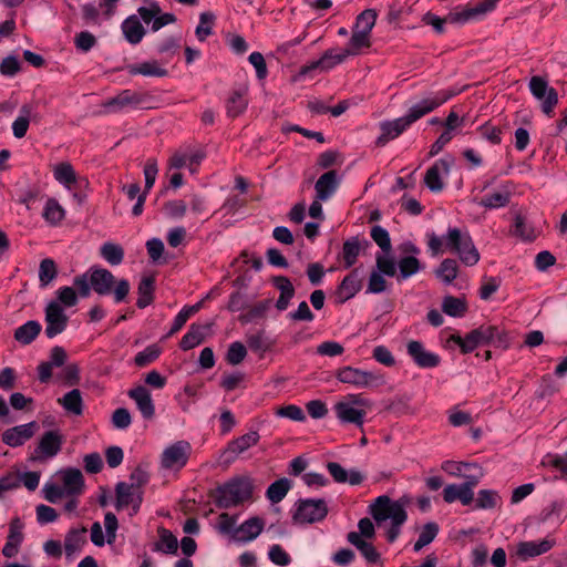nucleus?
<instances>
[{
	"mask_svg": "<svg viewBox=\"0 0 567 567\" xmlns=\"http://www.w3.org/2000/svg\"><path fill=\"white\" fill-rule=\"evenodd\" d=\"M73 285L82 298H87L93 290L100 296L113 293L116 303L126 299L131 288L127 279L116 280L109 269L101 267H91L86 272L74 277Z\"/></svg>",
	"mask_w": 567,
	"mask_h": 567,
	"instance_id": "nucleus-1",
	"label": "nucleus"
},
{
	"mask_svg": "<svg viewBox=\"0 0 567 567\" xmlns=\"http://www.w3.org/2000/svg\"><path fill=\"white\" fill-rule=\"evenodd\" d=\"M461 91H440L433 97H426L410 107L406 115L380 124L381 134L377 140L378 146H384L400 136L411 124L431 113Z\"/></svg>",
	"mask_w": 567,
	"mask_h": 567,
	"instance_id": "nucleus-2",
	"label": "nucleus"
},
{
	"mask_svg": "<svg viewBox=\"0 0 567 567\" xmlns=\"http://www.w3.org/2000/svg\"><path fill=\"white\" fill-rule=\"evenodd\" d=\"M427 237V246L433 256L450 251L456 254L465 266H474L480 261V252L466 230L450 227L443 238L434 233L430 234Z\"/></svg>",
	"mask_w": 567,
	"mask_h": 567,
	"instance_id": "nucleus-3",
	"label": "nucleus"
},
{
	"mask_svg": "<svg viewBox=\"0 0 567 567\" xmlns=\"http://www.w3.org/2000/svg\"><path fill=\"white\" fill-rule=\"evenodd\" d=\"M450 341L457 344L464 354L474 351L478 346H494L504 349L509 346L506 331L492 324H482L470 331L465 337L452 334Z\"/></svg>",
	"mask_w": 567,
	"mask_h": 567,
	"instance_id": "nucleus-4",
	"label": "nucleus"
},
{
	"mask_svg": "<svg viewBox=\"0 0 567 567\" xmlns=\"http://www.w3.org/2000/svg\"><path fill=\"white\" fill-rule=\"evenodd\" d=\"M254 482L248 476H235L209 493L218 508L237 507L252 498Z\"/></svg>",
	"mask_w": 567,
	"mask_h": 567,
	"instance_id": "nucleus-5",
	"label": "nucleus"
},
{
	"mask_svg": "<svg viewBox=\"0 0 567 567\" xmlns=\"http://www.w3.org/2000/svg\"><path fill=\"white\" fill-rule=\"evenodd\" d=\"M499 0H480L475 6L465 8L461 11L450 12L444 19L427 12L423 21L434 28L437 33L444 32V23H465L468 20L475 19L480 16L494 10Z\"/></svg>",
	"mask_w": 567,
	"mask_h": 567,
	"instance_id": "nucleus-6",
	"label": "nucleus"
},
{
	"mask_svg": "<svg viewBox=\"0 0 567 567\" xmlns=\"http://www.w3.org/2000/svg\"><path fill=\"white\" fill-rule=\"evenodd\" d=\"M260 440V435L257 431H250L244 435H240L231 441H229L226 447L219 454V464L228 467L233 464L238 456L244 454L250 447L258 444Z\"/></svg>",
	"mask_w": 567,
	"mask_h": 567,
	"instance_id": "nucleus-7",
	"label": "nucleus"
},
{
	"mask_svg": "<svg viewBox=\"0 0 567 567\" xmlns=\"http://www.w3.org/2000/svg\"><path fill=\"white\" fill-rule=\"evenodd\" d=\"M328 515V506L323 499H299L293 520L301 524L320 522Z\"/></svg>",
	"mask_w": 567,
	"mask_h": 567,
	"instance_id": "nucleus-8",
	"label": "nucleus"
},
{
	"mask_svg": "<svg viewBox=\"0 0 567 567\" xmlns=\"http://www.w3.org/2000/svg\"><path fill=\"white\" fill-rule=\"evenodd\" d=\"M336 377L340 382L358 388H368L383 383L382 375L352 367H343L339 369Z\"/></svg>",
	"mask_w": 567,
	"mask_h": 567,
	"instance_id": "nucleus-9",
	"label": "nucleus"
},
{
	"mask_svg": "<svg viewBox=\"0 0 567 567\" xmlns=\"http://www.w3.org/2000/svg\"><path fill=\"white\" fill-rule=\"evenodd\" d=\"M350 402L340 401L336 403L334 411L337 417L342 423H352L363 431V422L365 416L364 410L355 409L351 403L357 405H364V400L359 394H350L348 396Z\"/></svg>",
	"mask_w": 567,
	"mask_h": 567,
	"instance_id": "nucleus-10",
	"label": "nucleus"
},
{
	"mask_svg": "<svg viewBox=\"0 0 567 567\" xmlns=\"http://www.w3.org/2000/svg\"><path fill=\"white\" fill-rule=\"evenodd\" d=\"M529 90L537 100L543 101V112L546 115L551 116L554 109L558 103L557 91L554 87H549L547 81L542 76H533L530 79Z\"/></svg>",
	"mask_w": 567,
	"mask_h": 567,
	"instance_id": "nucleus-11",
	"label": "nucleus"
},
{
	"mask_svg": "<svg viewBox=\"0 0 567 567\" xmlns=\"http://www.w3.org/2000/svg\"><path fill=\"white\" fill-rule=\"evenodd\" d=\"M190 444L186 441H178L164 450L161 456V464L166 470L182 468L186 465Z\"/></svg>",
	"mask_w": 567,
	"mask_h": 567,
	"instance_id": "nucleus-12",
	"label": "nucleus"
},
{
	"mask_svg": "<svg viewBox=\"0 0 567 567\" xmlns=\"http://www.w3.org/2000/svg\"><path fill=\"white\" fill-rule=\"evenodd\" d=\"M69 322L62 306L58 301H51L45 308V336L49 339L62 333Z\"/></svg>",
	"mask_w": 567,
	"mask_h": 567,
	"instance_id": "nucleus-13",
	"label": "nucleus"
},
{
	"mask_svg": "<svg viewBox=\"0 0 567 567\" xmlns=\"http://www.w3.org/2000/svg\"><path fill=\"white\" fill-rule=\"evenodd\" d=\"M454 159L452 156H447L437 159L425 173L424 184L426 187L434 193H439L444 188V183L441 178V174L447 175Z\"/></svg>",
	"mask_w": 567,
	"mask_h": 567,
	"instance_id": "nucleus-14",
	"label": "nucleus"
},
{
	"mask_svg": "<svg viewBox=\"0 0 567 567\" xmlns=\"http://www.w3.org/2000/svg\"><path fill=\"white\" fill-rule=\"evenodd\" d=\"M62 443L63 436L59 431L45 432L40 439V442L34 450V455L31 457V460L35 461L42 457L55 456L60 452Z\"/></svg>",
	"mask_w": 567,
	"mask_h": 567,
	"instance_id": "nucleus-15",
	"label": "nucleus"
},
{
	"mask_svg": "<svg viewBox=\"0 0 567 567\" xmlns=\"http://www.w3.org/2000/svg\"><path fill=\"white\" fill-rule=\"evenodd\" d=\"M406 352L413 362L423 369L435 368L441 362V358L436 353L426 351L423 343L416 340L408 342Z\"/></svg>",
	"mask_w": 567,
	"mask_h": 567,
	"instance_id": "nucleus-16",
	"label": "nucleus"
},
{
	"mask_svg": "<svg viewBox=\"0 0 567 567\" xmlns=\"http://www.w3.org/2000/svg\"><path fill=\"white\" fill-rule=\"evenodd\" d=\"M37 429L34 421L10 427L2 433V442L10 447L21 446L35 434Z\"/></svg>",
	"mask_w": 567,
	"mask_h": 567,
	"instance_id": "nucleus-17",
	"label": "nucleus"
},
{
	"mask_svg": "<svg viewBox=\"0 0 567 567\" xmlns=\"http://www.w3.org/2000/svg\"><path fill=\"white\" fill-rule=\"evenodd\" d=\"M396 511H405L404 507L398 503L392 502L386 495H381L370 505V514L378 523L393 518V513Z\"/></svg>",
	"mask_w": 567,
	"mask_h": 567,
	"instance_id": "nucleus-18",
	"label": "nucleus"
},
{
	"mask_svg": "<svg viewBox=\"0 0 567 567\" xmlns=\"http://www.w3.org/2000/svg\"><path fill=\"white\" fill-rule=\"evenodd\" d=\"M127 395L132 399L145 420H152L155 416V405L151 392L143 385H137L128 390Z\"/></svg>",
	"mask_w": 567,
	"mask_h": 567,
	"instance_id": "nucleus-19",
	"label": "nucleus"
},
{
	"mask_svg": "<svg viewBox=\"0 0 567 567\" xmlns=\"http://www.w3.org/2000/svg\"><path fill=\"white\" fill-rule=\"evenodd\" d=\"M66 496H80L85 488L84 476L79 468L68 467L60 472Z\"/></svg>",
	"mask_w": 567,
	"mask_h": 567,
	"instance_id": "nucleus-20",
	"label": "nucleus"
},
{
	"mask_svg": "<svg viewBox=\"0 0 567 567\" xmlns=\"http://www.w3.org/2000/svg\"><path fill=\"white\" fill-rule=\"evenodd\" d=\"M146 93H140L132 90H123L116 96L111 97L104 103L105 107L121 110L126 106H137L147 100Z\"/></svg>",
	"mask_w": 567,
	"mask_h": 567,
	"instance_id": "nucleus-21",
	"label": "nucleus"
},
{
	"mask_svg": "<svg viewBox=\"0 0 567 567\" xmlns=\"http://www.w3.org/2000/svg\"><path fill=\"white\" fill-rule=\"evenodd\" d=\"M265 527V522L258 516L250 517L235 529V537L241 543L254 540L260 535Z\"/></svg>",
	"mask_w": 567,
	"mask_h": 567,
	"instance_id": "nucleus-22",
	"label": "nucleus"
},
{
	"mask_svg": "<svg viewBox=\"0 0 567 567\" xmlns=\"http://www.w3.org/2000/svg\"><path fill=\"white\" fill-rule=\"evenodd\" d=\"M213 323L208 322L205 324L192 323L188 331L184 334L179 342V347L184 350H190L200 344L206 337V333L210 330Z\"/></svg>",
	"mask_w": 567,
	"mask_h": 567,
	"instance_id": "nucleus-23",
	"label": "nucleus"
},
{
	"mask_svg": "<svg viewBox=\"0 0 567 567\" xmlns=\"http://www.w3.org/2000/svg\"><path fill=\"white\" fill-rule=\"evenodd\" d=\"M327 470L336 483H349L350 485H360L363 482V475L357 471L348 472L337 462H328Z\"/></svg>",
	"mask_w": 567,
	"mask_h": 567,
	"instance_id": "nucleus-24",
	"label": "nucleus"
},
{
	"mask_svg": "<svg viewBox=\"0 0 567 567\" xmlns=\"http://www.w3.org/2000/svg\"><path fill=\"white\" fill-rule=\"evenodd\" d=\"M121 29L125 40L133 45L138 44L146 33L140 18L135 14L127 17L122 22Z\"/></svg>",
	"mask_w": 567,
	"mask_h": 567,
	"instance_id": "nucleus-25",
	"label": "nucleus"
},
{
	"mask_svg": "<svg viewBox=\"0 0 567 567\" xmlns=\"http://www.w3.org/2000/svg\"><path fill=\"white\" fill-rule=\"evenodd\" d=\"M351 53L344 48L341 52L336 53L333 50H328L324 52L322 58L316 62H312L310 65L305 66L301 70V73L305 74L309 70H313L317 68H321L322 70H329L336 66L337 64L342 63Z\"/></svg>",
	"mask_w": 567,
	"mask_h": 567,
	"instance_id": "nucleus-26",
	"label": "nucleus"
},
{
	"mask_svg": "<svg viewBox=\"0 0 567 567\" xmlns=\"http://www.w3.org/2000/svg\"><path fill=\"white\" fill-rule=\"evenodd\" d=\"M554 544V540L549 539H543L540 542H520L517 546V555L519 558L527 560L528 558L547 553L553 548Z\"/></svg>",
	"mask_w": 567,
	"mask_h": 567,
	"instance_id": "nucleus-27",
	"label": "nucleus"
},
{
	"mask_svg": "<svg viewBox=\"0 0 567 567\" xmlns=\"http://www.w3.org/2000/svg\"><path fill=\"white\" fill-rule=\"evenodd\" d=\"M370 243L368 240H360L359 237H351L343 243L342 246V259L344 261V267H352L360 255L362 248H368Z\"/></svg>",
	"mask_w": 567,
	"mask_h": 567,
	"instance_id": "nucleus-28",
	"label": "nucleus"
},
{
	"mask_svg": "<svg viewBox=\"0 0 567 567\" xmlns=\"http://www.w3.org/2000/svg\"><path fill=\"white\" fill-rule=\"evenodd\" d=\"M347 540L361 553L368 563L374 564L380 561L381 555L377 548L371 543L361 538L357 532L348 533Z\"/></svg>",
	"mask_w": 567,
	"mask_h": 567,
	"instance_id": "nucleus-29",
	"label": "nucleus"
},
{
	"mask_svg": "<svg viewBox=\"0 0 567 567\" xmlns=\"http://www.w3.org/2000/svg\"><path fill=\"white\" fill-rule=\"evenodd\" d=\"M338 178L336 171L322 174L315 185L317 199L327 200L337 189Z\"/></svg>",
	"mask_w": 567,
	"mask_h": 567,
	"instance_id": "nucleus-30",
	"label": "nucleus"
},
{
	"mask_svg": "<svg viewBox=\"0 0 567 567\" xmlns=\"http://www.w3.org/2000/svg\"><path fill=\"white\" fill-rule=\"evenodd\" d=\"M361 289V281L358 279L357 270L346 276L337 288V296L340 302L353 298Z\"/></svg>",
	"mask_w": 567,
	"mask_h": 567,
	"instance_id": "nucleus-31",
	"label": "nucleus"
},
{
	"mask_svg": "<svg viewBox=\"0 0 567 567\" xmlns=\"http://www.w3.org/2000/svg\"><path fill=\"white\" fill-rule=\"evenodd\" d=\"M155 278L153 276L143 277L137 287L138 298L136 306L144 309L154 300Z\"/></svg>",
	"mask_w": 567,
	"mask_h": 567,
	"instance_id": "nucleus-32",
	"label": "nucleus"
},
{
	"mask_svg": "<svg viewBox=\"0 0 567 567\" xmlns=\"http://www.w3.org/2000/svg\"><path fill=\"white\" fill-rule=\"evenodd\" d=\"M41 324L35 320H29L14 331V339L21 344H30L41 332Z\"/></svg>",
	"mask_w": 567,
	"mask_h": 567,
	"instance_id": "nucleus-33",
	"label": "nucleus"
},
{
	"mask_svg": "<svg viewBox=\"0 0 567 567\" xmlns=\"http://www.w3.org/2000/svg\"><path fill=\"white\" fill-rule=\"evenodd\" d=\"M58 403L62 405L65 411L74 415H81L83 413V400L79 389H73L62 398H59Z\"/></svg>",
	"mask_w": 567,
	"mask_h": 567,
	"instance_id": "nucleus-34",
	"label": "nucleus"
},
{
	"mask_svg": "<svg viewBox=\"0 0 567 567\" xmlns=\"http://www.w3.org/2000/svg\"><path fill=\"white\" fill-rule=\"evenodd\" d=\"M85 533V527L72 528L68 532L64 539V550L68 556L79 551L86 543Z\"/></svg>",
	"mask_w": 567,
	"mask_h": 567,
	"instance_id": "nucleus-35",
	"label": "nucleus"
},
{
	"mask_svg": "<svg viewBox=\"0 0 567 567\" xmlns=\"http://www.w3.org/2000/svg\"><path fill=\"white\" fill-rule=\"evenodd\" d=\"M247 90H236L229 95L226 104L227 115L230 117H237L245 112L248 105L246 100Z\"/></svg>",
	"mask_w": 567,
	"mask_h": 567,
	"instance_id": "nucleus-36",
	"label": "nucleus"
},
{
	"mask_svg": "<svg viewBox=\"0 0 567 567\" xmlns=\"http://www.w3.org/2000/svg\"><path fill=\"white\" fill-rule=\"evenodd\" d=\"M131 75H144V76H158L163 78L167 75V70L159 66L157 61H147L141 64H132L127 66Z\"/></svg>",
	"mask_w": 567,
	"mask_h": 567,
	"instance_id": "nucleus-37",
	"label": "nucleus"
},
{
	"mask_svg": "<svg viewBox=\"0 0 567 567\" xmlns=\"http://www.w3.org/2000/svg\"><path fill=\"white\" fill-rule=\"evenodd\" d=\"M444 502L451 504L455 501H460L463 505H470L474 499L471 494L463 488V485L450 484L443 489Z\"/></svg>",
	"mask_w": 567,
	"mask_h": 567,
	"instance_id": "nucleus-38",
	"label": "nucleus"
},
{
	"mask_svg": "<svg viewBox=\"0 0 567 567\" xmlns=\"http://www.w3.org/2000/svg\"><path fill=\"white\" fill-rule=\"evenodd\" d=\"M399 275L398 280H405L411 276L417 274L421 269L420 260L414 256H405L398 261Z\"/></svg>",
	"mask_w": 567,
	"mask_h": 567,
	"instance_id": "nucleus-39",
	"label": "nucleus"
},
{
	"mask_svg": "<svg viewBox=\"0 0 567 567\" xmlns=\"http://www.w3.org/2000/svg\"><path fill=\"white\" fill-rule=\"evenodd\" d=\"M442 310L450 317H463L467 311V303L464 298L446 296L442 301Z\"/></svg>",
	"mask_w": 567,
	"mask_h": 567,
	"instance_id": "nucleus-40",
	"label": "nucleus"
},
{
	"mask_svg": "<svg viewBox=\"0 0 567 567\" xmlns=\"http://www.w3.org/2000/svg\"><path fill=\"white\" fill-rule=\"evenodd\" d=\"M159 542L155 544V550L175 555L178 549L177 538L172 532L162 527L158 529Z\"/></svg>",
	"mask_w": 567,
	"mask_h": 567,
	"instance_id": "nucleus-41",
	"label": "nucleus"
},
{
	"mask_svg": "<svg viewBox=\"0 0 567 567\" xmlns=\"http://www.w3.org/2000/svg\"><path fill=\"white\" fill-rule=\"evenodd\" d=\"M458 275V265L455 259L446 258L435 269V276L444 284L450 285Z\"/></svg>",
	"mask_w": 567,
	"mask_h": 567,
	"instance_id": "nucleus-42",
	"label": "nucleus"
},
{
	"mask_svg": "<svg viewBox=\"0 0 567 567\" xmlns=\"http://www.w3.org/2000/svg\"><path fill=\"white\" fill-rule=\"evenodd\" d=\"M43 218L51 225H58L65 217V210L55 198H49L45 203Z\"/></svg>",
	"mask_w": 567,
	"mask_h": 567,
	"instance_id": "nucleus-43",
	"label": "nucleus"
},
{
	"mask_svg": "<svg viewBox=\"0 0 567 567\" xmlns=\"http://www.w3.org/2000/svg\"><path fill=\"white\" fill-rule=\"evenodd\" d=\"M202 308V301L193 305V306H186L184 307L178 313L177 316L175 317L174 319V322H173V326L171 328V330L168 331V333L166 334V338L168 337H172L174 336L175 333H177L183 327L184 324L187 322V320L193 316L195 315L196 312L199 311V309Z\"/></svg>",
	"mask_w": 567,
	"mask_h": 567,
	"instance_id": "nucleus-44",
	"label": "nucleus"
},
{
	"mask_svg": "<svg viewBox=\"0 0 567 567\" xmlns=\"http://www.w3.org/2000/svg\"><path fill=\"white\" fill-rule=\"evenodd\" d=\"M501 496L494 489H481L477 493L475 509H493L501 504Z\"/></svg>",
	"mask_w": 567,
	"mask_h": 567,
	"instance_id": "nucleus-45",
	"label": "nucleus"
},
{
	"mask_svg": "<svg viewBox=\"0 0 567 567\" xmlns=\"http://www.w3.org/2000/svg\"><path fill=\"white\" fill-rule=\"evenodd\" d=\"M21 115L14 120L12 123V131L13 135L17 138H22L25 136L29 124H30V116L32 113V107L29 104H24L20 109Z\"/></svg>",
	"mask_w": 567,
	"mask_h": 567,
	"instance_id": "nucleus-46",
	"label": "nucleus"
},
{
	"mask_svg": "<svg viewBox=\"0 0 567 567\" xmlns=\"http://www.w3.org/2000/svg\"><path fill=\"white\" fill-rule=\"evenodd\" d=\"M290 489V481L288 478H280L269 485L266 492L267 498L271 503L281 502Z\"/></svg>",
	"mask_w": 567,
	"mask_h": 567,
	"instance_id": "nucleus-47",
	"label": "nucleus"
},
{
	"mask_svg": "<svg viewBox=\"0 0 567 567\" xmlns=\"http://www.w3.org/2000/svg\"><path fill=\"white\" fill-rule=\"evenodd\" d=\"M100 254L112 266L120 265L124 259L123 248L111 241L104 243L101 246Z\"/></svg>",
	"mask_w": 567,
	"mask_h": 567,
	"instance_id": "nucleus-48",
	"label": "nucleus"
},
{
	"mask_svg": "<svg viewBox=\"0 0 567 567\" xmlns=\"http://www.w3.org/2000/svg\"><path fill=\"white\" fill-rule=\"evenodd\" d=\"M371 34L365 33L361 30L353 29L352 35L349 40L348 45L346 47L351 55H357L363 48L371 47Z\"/></svg>",
	"mask_w": 567,
	"mask_h": 567,
	"instance_id": "nucleus-49",
	"label": "nucleus"
},
{
	"mask_svg": "<svg viewBox=\"0 0 567 567\" xmlns=\"http://www.w3.org/2000/svg\"><path fill=\"white\" fill-rule=\"evenodd\" d=\"M115 508L121 511L133 503L134 489L125 482H118L115 486Z\"/></svg>",
	"mask_w": 567,
	"mask_h": 567,
	"instance_id": "nucleus-50",
	"label": "nucleus"
},
{
	"mask_svg": "<svg viewBox=\"0 0 567 567\" xmlns=\"http://www.w3.org/2000/svg\"><path fill=\"white\" fill-rule=\"evenodd\" d=\"M215 14L210 11L202 12L199 16V24L196 28V37L199 41H205L213 33L215 23Z\"/></svg>",
	"mask_w": 567,
	"mask_h": 567,
	"instance_id": "nucleus-51",
	"label": "nucleus"
},
{
	"mask_svg": "<svg viewBox=\"0 0 567 567\" xmlns=\"http://www.w3.org/2000/svg\"><path fill=\"white\" fill-rule=\"evenodd\" d=\"M377 18L378 13L374 9H365L357 17L353 29L371 34Z\"/></svg>",
	"mask_w": 567,
	"mask_h": 567,
	"instance_id": "nucleus-52",
	"label": "nucleus"
},
{
	"mask_svg": "<svg viewBox=\"0 0 567 567\" xmlns=\"http://www.w3.org/2000/svg\"><path fill=\"white\" fill-rule=\"evenodd\" d=\"M437 533H439V525L436 523H434V522L426 523L423 526L417 540L414 543V550L419 551L424 546L432 543L434 540V538L436 537Z\"/></svg>",
	"mask_w": 567,
	"mask_h": 567,
	"instance_id": "nucleus-53",
	"label": "nucleus"
},
{
	"mask_svg": "<svg viewBox=\"0 0 567 567\" xmlns=\"http://www.w3.org/2000/svg\"><path fill=\"white\" fill-rule=\"evenodd\" d=\"M54 177L61 184L70 187L76 182L73 166L70 163H60L54 169Z\"/></svg>",
	"mask_w": 567,
	"mask_h": 567,
	"instance_id": "nucleus-54",
	"label": "nucleus"
},
{
	"mask_svg": "<svg viewBox=\"0 0 567 567\" xmlns=\"http://www.w3.org/2000/svg\"><path fill=\"white\" fill-rule=\"evenodd\" d=\"M161 352L162 350L158 346L151 344L135 355L134 362L140 368L146 367L154 362L159 357Z\"/></svg>",
	"mask_w": 567,
	"mask_h": 567,
	"instance_id": "nucleus-55",
	"label": "nucleus"
},
{
	"mask_svg": "<svg viewBox=\"0 0 567 567\" xmlns=\"http://www.w3.org/2000/svg\"><path fill=\"white\" fill-rule=\"evenodd\" d=\"M371 238L373 241L381 248V250L385 254L390 252L392 249L391 239L388 230L379 225H375L371 228Z\"/></svg>",
	"mask_w": 567,
	"mask_h": 567,
	"instance_id": "nucleus-56",
	"label": "nucleus"
},
{
	"mask_svg": "<svg viewBox=\"0 0 567 567\" xmlns=\"http://www.w3.org/2000/svg\"><path fill=\"white\" fill-rule=\"evenodd\" d=\"M56 275L58 269L53 259L45 258L40 262L39 279L43 286L49 285Z\"/></svg>",
	"mask_w": 567,
	"mask_h": 567,
	"instance_id": "nucleus-57",
	"label": "nucleus"
},
{
	"mask_svg": "<svg viewBox=\"0 0 567 567\" xmlns=\"http://www.w3.org/2000/svg\"><path fill=\"white\" fill-rule=\"evenodd\" d=\"M509 198H511L509 193H494V194L484 196L481 199L480 205L485 208H489V209L501 208V207H505L506 205H508Z\"/></svg>",
	"mask_w": 567,
	"mask_h": 567,
	"instance_id": "nucleus-58",
	"label": "nucleus"
},
{
	"mask_svg": "<svg viewBox=\"0 0 567 567\" xmlns=\"http://www.w3.org/2000/svg\"><path fill=\"white\" fill-rule=\"evenodd\" d=\"M408 518L406 511H396L391 519V527L386 532L388 542L393 543L400 535V527Z\"/></svg>",
	"mask_w": 567,
	"mask_h": 567,
	"instance_id": "nucleus-59",
	"label": "nucleus"
},
{
	"mask_svg": "<svg viewBox=\"0 0 567 567\" xmlns=\"http://www.w3.org/2000/svg\"><path fill=\"white\" fill-rule=\"evenodd\" d=\"M246 354H247V350H246L245 346L241 342L236 341L229 346L227 354H226V360L229 364L237 365L240 362H243Z\"/></svg>",
	"mask_w": 567,
	"mask_h": 567,
	"instance_id": "nucleus-60",
	"label": "nucleus"
},
{
	"mask_svg": "<svg viewBox=\"0 0 567 567\" xmlns=\"http://www.w3.org/2000/svg\"><path fill=\"white\" fill-rule=\"evenodd\" d=\"M543 465L555 468L561 477L567 478V452L565 456L548 454L544 458Z\"/></svg>",
	"mask_w": 567,
	"mask_h": 567,
	"instance_id": "nucleus-61",
	"label": "nucleus"
},
{
	"mask_svg": "<svg viewBox=\"0 0 567 567\" xmlns=\"http://www.w3.org/2000/svg\"><path fill=\"white\" fill-rule=\"evenodd\" d=\"M377 270L383 276L394 277L396 275V264L392 258L378 255L375 258Z\"/></svg>",
	"mask_w": 567,
	"mask_h": 567,
	"instance_id": "nucleus-62",
	"label": "nucleus"
},
{
	"mask_svg": "<svg viewBox=\"0 0 567 567\" xmlns=\"http://www.w3.org/2000/svg\"><path fill=\"white\" fill-rule=\"evenodd\" d=\"M96 42V38L89 31H81L74 38L75 48L82 52H89Z\"/></svg>",
	"mask_w": 567,
	"mask_h": 567,
	"instance_id": "nucleus-63",
	"label": "nucleus"
},
{
	"mask_svg": "<svg viewBox=\"0 0 567 567\" xmlns=\"http://www.w3.org/2000/svg\"><path fill=\"white\" fill-rule=\"evenodd\" d=\"M21 70V63L16 55H8L0 63V73L4 76H14Z\"/></svg>",
	"mask_w": 567,
	"mask_h": 567,
	"instance_id": "nucleus-64",
	"label": "nucleus"
}]
</instances>
